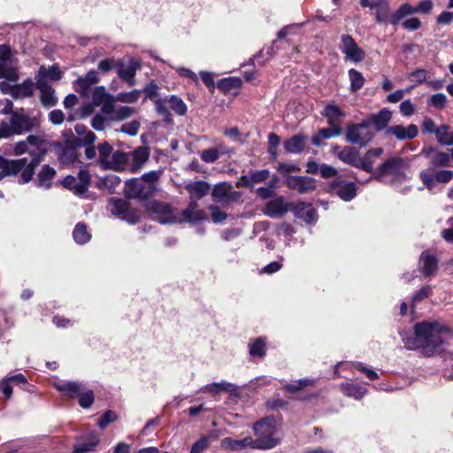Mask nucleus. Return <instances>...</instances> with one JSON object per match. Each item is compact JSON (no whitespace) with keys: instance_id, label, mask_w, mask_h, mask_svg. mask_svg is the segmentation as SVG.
Segmentation results:
<instances>
[{"instance_id":"1","label":"nucleus","mask_w":453,"mask_h":453,"mask_svg":"<svg viewBox=\"0 0 453 453\" xmlns=\"http://www.w3.org/2000/svg\"><path fill=\"white\" fill-rule=\"evenodd\" d=\"M449 333V328L437 321H422L416 323L414 333L400 332L402 341L408 349H422L426 356H433L443 343V334Z\"/></svg>"},{"instance_id":"2","label":"nucleus","mask_w":453,"mask_h":453,"mask_svg":"<svg viewBox=\"0 0 453 453\" xmlns=\"http://www.w3.org/2000/svg\"><path fill=\"white\" fill-rule=\"evenodd\" d=\"M47 149H36L28 150L31 160L27 157L9 159L0 155V181L6 177L18 176V183L25 185L29 183L35 175V168L43 161L47 154Z\"/></svg>"},{"instance_id":"3","label":"nucleus","mask_w":453,"mask_h":453,"mask_svg":"<svg viewBox=\"0 0 453 453\" xmlns=\"http://www.w3.org/2000/svg\"><path fill=\"white\" fill-rule=\"evenodd\" d=\"M255 449L267 450L276 447L280 438L278 435L277 423L273 417H265L253 424Z\"/></svg>"},{"instance_id":"4","label":"nucleus","mask_w":453,"mask_h":453,"mask_svg":"<svg viewBox=\"0 0 453 453\" xmlns=\"http://www.w3.org/2000/svg\"><path fill=\"white\" fill-rule=\"evenodd\" d=\"M35 127V121L27 114L13 112L10 123L2 121L0 124V139L8 138L13 134H21L30 131Z\"/></svg>"},{"instance_id":"5","label":"nucleus","mask_w":453,"mask_h":453,"mask_svg":"<svg viewBox=\"0 0 453 453\" xmlns=\"http://www.w3.org/2000/svg\"><path fill=\"white\" fill-rule=\"evenodd\" d=\"M150 216L161 224L177 221V216L168 203L162 200H142Z\"/></svg>"},{"instance_id":"6","label":"nucleus","mask_w":453,"mask_h":453,"mask_svg":"<svg viewBox=\"0 0 453 453\" xmlns=\"http://www.w3.org/2000/svg\"><path fill=\"white\" fill-rule=\"evenodd\" d=\"M374 138V132L367 127L364 121L349 124L346 128V141L351 144L365 147Z\"/></svg>"},{"instance_id":"7","label":"nucleus","mask_w":453,"mask_h":453,"mask_svg":"<svg viewBox=\"0 0 453 453\" xmlns=\"http://www.w3.org/2000/svg\"><path fill=\"white\" fill-rule=\"evenodd\" d=\"M158 191L157 184L133 178L125 182V198H150Z\"/></svg>"},{"instance_id":"8","label":"nucleus","mask_w":453,"mask_h":453,"mask_svg":"<svg viewBox=\"0 0 453 453\" xmlns=\"http://www.w3.org/2000/svg\"><path fill=\"white\" fill-rule=\"evenodd\" d=\"M106 208L112 215L129 224H135L139 221V212L130 206L128 200H109Z\"/></svg>"},{"instance_id":"9","label":"nucleus","mask_w":453,"mask_h":453,"mask_svg":"<svg viewBox=\"0 0 453 453\" xmlns=\"http://www.w3.org/2000/svg\"><path fill=\"white\" fill-rule=\"evenodd\" d=\"M91 182V174L86 169H81L78 176L67 175L61 181L63 187L73 192L75 196H82L87 191Z\"/></svg>"},{"instance_id":"10","label":"nucleus","mask_w":453,"mask_h":453,"mask_svg":"<svg viewBox=\"0 0 453 453\" xmlns=\"http://www.w3.org/2000/svg\"><path fill=\"white\" fill-rule=\"evenodd\" d=\"M339 48L346 59L353 63H360L365 58V51L360 48L352 35L343 34L340 37Z\"/></svg>"},{"instance_id":"11","label":"nucleus","mask_w":453,"mask_h":453,"mask_svg":"<svg viewBox=\"0 0 453 453\" xmlns=\"http://www.w3.org/2000/svg\"><path fill=\"white\" fill-rule=\"evenodd\" d=\"M433 7L432 0L421 1L416 6H412L409 3H403L395 10L394 22L401 21L405 17L415 13L430 14Z\"/></svg>"},{"instance_id":"12","label":"nucleus","mask_w":453,"mask_h":453,"mask_svg":"<svg viewBox=\"0 0 453 453\" xmlns=\"http://www.w3.org/2000/svg\"><path fill=\"white\" fill-rule=\"evenodd\" d=\"M406 166V164L403 157H392L384 161L378 168L377 172L374 173L373 177L376 180L380 179L385 175H395L400 176L403 175V170Z\"/></svg>"},{"instance_id":"13","label":"nucleus","mask_w":453,"mask_h":453,"mask_svg":"<svg viewBox=\"0 0 453 453\" xmlns=\"http://www.w3.org/2000/svg\"><path fill=\"white\" fill-rule=\"evenodd\" d=\"M292 211L296 219L303 220L307 225H314L318 220L316 209L311 203L298 200L292 206Z\"/></svg>"},{"instance_id":"14","label":"nucleus","mask_w":453,"mask_h":453,"mask_svg":"<svg viewBox=\"0 0 453 453\" xmlns=\"http://www.w3.org/2000/svg\"><path fill=\"white\" fill-rule=\"evenodd\" d=\"M418 269L426 278L434 277L439 269L438 257L429 250L423 251L419 257Z\"/></svg>"},{"instance_id":"15","label":"nucleus","mask_w":453,"mask_h":453,"mask_svg":"<svg viewBox=\"0 0 453 453\" xmlns=\"http://www.w3.org/2000/svg\"><path fill=\"white\" fill-rule=\"evenodd\" d=\"M392 119V112L388 108L381 109L377 113L368 115L363 121L367 124L369 128L371 126L374 127L377 133L385 130L388 127V124Z\"/></svg>"},{"instance_id":"16","label":"nucleus","mask_w":453,"mask_h":453,"mask_svg":"<svg viewBox=\"0 0 453 453\" xmlns=\"http://www.w3.org/2000/svg\"><path fill=\"white\" fill-rule=\"evenodd\" d=\"M331 190L340 198H354L357 195V187L353 181H348L342 176L334 180Z\"/></svg>"},{"instance_id":"17","label":"nucleus","mask_w":453,"mask_h":453,"mask_svg":"<svg viewBox=\"0 0 453 453\" xmlns=\"http://www.w3.org/2000/svg\"><path fill=\"white\" fill-rule=\"evenodd\" d=\"M386 134L393 135L399 141L411 140L418 136V128L415 124H410L407 127L403 125H393L386 129Z\"/></svg>"},{"instance_id":"18","label":"nucleus","mask_w":453,"mask_h":453,"mask_svg":"<svg viewBox=\"0 0 453 453\" xmlns=\"http://www.w3.org/2000/svg\"><path fill=\"white\" fill-rule=\"evenodd\" d=\"M141 67L139 62L132 59L129 62V65L125 67L123 62L119 61L117 68L118 76L124 81H126L128 86L133 87L136 83L135 73L136 71Z\"/></svg>"},{"instance_id":"19","label":"nucleus","mask_w":453,"mask_h":453,"mask_svg":"<svg viewBox=\"0 0 453 453\" xmlns=\"http://www.w3.org/2000/svg\"><path fill=\"white\" fill-rule=\"evenodd\" d=\"M35 87L40 90V101L44 107L50 108L58 104L55 90L44 80H37Z\"/></svg>"},{"instance_id":"20","label":"nucleus","mask_w":453,"mask_h":453,"mask_svg":"<svg viewBox=\"0 0 453 453\" xmlns=\"http://www.w3.org/2000/svg\"><path fill=\"white\" fill-rule=\"evenodd\" d=\"M220 446L224 449L231 452L241 451L247 448L255 449V442L253 441V438L250 436H247L241 440L226 437L221 440Z\"/></svg>"},{"instance_id":"21","label":"nucleus","mask_w":453,"mask_h":453,"mask_svg":"<svg viewBox=\"0 0 453 453\" xmlns=\"http://www.w3.org/2000/svg\"><path fill=\"white\" fill-rule=\"evenodd\" d=\"M54 387L64 395L69 398H78L84 391L85 384L80 381H58L54 383Z\"/></svg>"},{"instance_id":"22","label":"nucleus","mask_w":453,"mask_h":453,"mask_svg":"<svg viewBox=\"0 0 453 453\" xmlns=\"http://www.w3.org/2000/svg\"><path fill=\"white\" fill-rule=\"evenodd\" d=\"M287 184L290 188L301 194L316 188L315 180L307 176H288L287 178Z\"/></svg>"},{"instance_id":"23","label":"nucleus","mask_w":453,"mask_h":453,"mask_svg":"<svg viewBox=\"0 0 453 453\" xmlns=\"http://www.w3.org/2000/svg\"><path fill=\"white\" fill-rule=\"evenodd\" d=\"M288 200H268L263 211L270 218H280L290 209Z\"/></svg>"},{"instance_id":"24","label":"nucleus","mask_w":453,"mask_h":453,"mask_svg":"<svg viewBox=\"0 0 453 453\" xmlns=\"http://www.w3.org/2000/svg\"><path fill=\"white\" fill-rule=\"evenodd\" d=\"M308 137L303 134H297L287 139L283 142L286 153L300 154L302 153L307 143Z\"/></svg>"},{"instance_id":"25","label":"nucleus","mask_w":453,"mask_h":453,"mask_svg":"<svg viewBox=\"0 0 453 453\" xmlns=\"http://www.w3.org/2000/svg\"><path fill=\"white\" fill-rule=\"evenodd\" d=\"M132 164L130 171L137 173L150 158V149L145 146H139L131 152Z\"/></svg>"},{"instance_id":"26","label":"nucleus","mask_w":453,"mask_h":453,"mask_svg":"<svg viewBox=\"0 0 453 453\" xmlns=\"http://www.w3.org/2000/svg\"><path fill=\"white\" fill-rule=\"evenodd\" d=\"M383 152L384 150L380 147L368 150L362 158L359 157L357 168L368 173H372L374 158L380 157Z\"/></svg>"},{"instance_id":"27","label":"nucleus","mask_w":453,"mask_h":453,"mask_svg":"<svg viewBox=\"0 0 453 453\" xmlns=\"http://www.w3.org/2000/svg\"><path fill=\"white\" fill-rule=\"evenodd\" d=\"M34 89L35 83L32 79L27 78L22 83L11 88L10 95L14 99L31 97L34 96Z\"/></svg>"},{"instance_id":"28","label":"nucleus","mask_w":453,"mask_h":453,"mask_svg":"<svg viewBox=\"0 0 453 453\" xmlns=\"http://www.w3.org/2000/svg\"><path fill=\"white\" fill-rule=\"evenodd\" d=\"M321 114L326 119L329 127L341 126V119L345 117V112L333 104L326 105Z\"/></svg>"},{"instance_id":"29","label":"nucleus","mask_w":453,"mask_h":453,"mask_svg":"<svg viewBox=\"0 0 453 453\" xmlns=\"http://www.w3.org/2000/svg\"><path fill=\"white\" fill-rule=\"evenodd\" d=\"M184 220L189 223H196L206 219V214L198 209L195 201H192L188 206L182 211Z\"/></svg>"},{"instance_id":"30","label":"nucleus","mask_w":453,"mask_h":453,"mask_svg":"<svg viewBox=\"0 0 453 453\" xmlns=\"http://www.w3.org/2000/svg\"><path fill=\"white\" fill-rule=\"evenodd\" d=\"M337 157L343 163L357 168L360 155L356 148L346 146L337 154Z\"/></svg>"},{"instance_id":"31","label":"nucleus","mask_w":453,"mask_h":453,"mask_svg":"<svg viewBox=\"0 0 453 453\" xmlns=\"http://www.w3.org/2000/svg\"><path fill=\"white\" fill-rule=\"evenodd\" d=\"M340 387L345 395L353 397L356 400H360L367 393L365 387L352 382L342 383Z\"/></svg>"},{"instance_id":"32","label":"nucleus","mask_w":453,"mask_h":453,"mask_svg":"<svg viewBox=\"0 0 453 453\" xmlns=\"http://www.w3.org/2000/svg\"><path fill=\"white\" fill-rule=\"evenodd\" d=\"M99 443V439L95 434H90L88 438L78 441L73 445V453H87L95 449Z\"/></svg>"},{"instance_id":"33","label":"nucleus","mask_w":453,"mask_h":453,"mask_svg":"<svg viewBox=\"0 0 453 453\" xmlns=\"http://www.w3.org/2000/svg\"><path fill=\"white\" fill-rule=\"evenodd\" d=\"M129 160V154L117 150L112 154L111 160L105 166L104 170L112 169L115 171L123 170Z\"/></svg>"},{"instance_id":"34","label":"nucleus","mask_w":453,"mask_h":453,"mask_svg":"<svg viewBox=\"0 0 453 453\" xmlns=\"http://www.w3.org/2000/svg\"><path fill=\"white\" fill-rule=\"evenodd\" d=\"M56 170L50 165H43L37 174L36 182L38 187H50V181L56 175Z\"/></svg>"},{"instance_id":"35","label":"nucleus","mask_w":453,"mask_h":453,"mask_svg":"<svg viewBox=\"0 0 453 453\" xmlns=\"http://www.w3.org/2000/svg\"><path fill=\"white\" fill-rule=\"evenodd\" d=\"M186 189L191 196L195 195L197 198H202L209 194L211 185L203 180H196L188 184Z\"/></svg>"},{"instance_id":"36","label":"nucleus","mask_w":453,"mask_h":453,"mask_svg":"<svg viewBox=\"0 0 453 453\" xmlns=\"http://www.w3.org/2000/svg\"><path fill=\"white\" fill-rule=\"evenodd\" d=\"M242 81L239 77H227L220 79L218 81V88L225 95L230 93L233 89H238L242 87Z\"/></svg>"},{"instance_id":"37","label":"nucleus","mask_w":453,"mask_h":453,"mask_svg":"<svg viewBox=\"0 0 453 453\" xmlns=\"http://www.w3.org/2000/svg\"><path fill=\"white\" fill-rule=\"evenodd\" d=\"M376 8H377V11H376V14H375V19H376L377 23H379V24L389 23L393 26H397L400 23V21L394 22V17L395 14V11L393 13L389 14L388 4L379 6Z\"/></svg>"},{"instance_id":"38","label":"nucleus","mask_w":453,"mask_h":453,"mask_svg":"<svg viewBox=\"0 0 453 453\" xmlns=\"http://www.w3.org/2000/svg\"><path fill=\"white\" fill-rule=\"evenodd\" d=\"M73 237L76 243L85 244L90 241L91 234L88 233L87 226L79 222L73 231Z\"/></svg>"},{"instance_id":"39","label":"nucleus","mask_w":453,"mask_h":453,"mask_svg":"<svg viewBox=\"0 0 453 453\" xmlns=\"http://www.w3.org/2000/svg\"><path fill=\"white\" fill-rule=\"evenodd\" d=\"M99 81L97 72L95 70L88 71L85 76L79 77L76 83L81 87L82 92L88 90L93 84Z\"/></svg>"},{"instance_id":"40","label":"nucleus","mask_w":453,"mask_h":453,"mask_svg":"<svg viewBox=\"0 0 453 453\" xmlns=\"http://www.w3.org/2000/svg\"><path fill=\"white\" fill-rule=\"evenodd\" d=\"M67 132L70 134V138L66 139L65 142V148L64 150V155L70 153L73 157L72 160L77 159V154L75 152V150L82 145V141L81 139L73 136L71 129L68 130Z\"/></svg>"},{"instance_id":"41","label":"nucleus","mask_w":453,"mask_h":453,"mask_svg":"<svg viewBox=\"0 0 453 453\" xmlns=\"http://www.w3.org/2000/svg\"><path fill=\"white\" fill-rule=\"evenodd\" d=\"M348 73L350 81V90L352 92L359 91L365 82L364 75L361 72L354 68L349 69Z\"/></svg>"},{"instance_id":"42","label":"nucleus","mask_w":453,"mask_h":453,"mask_svg":"<svg viewBox=\"0 0 453 453\" xmlns=\"http://www.w3.org/2000/svg\"><path fill=\"white\" fill-rule=\"evenodd\" d=\"M449 129L450 127L445 124L438 127V133L435 135L441 145H453V132H449Z\"/></svg>"},{"instance_id":"43","label":"nucleus","mask_w":453,"mask_h":453,"mask_svg":"<svg viewBox=\"0 0 453 453\" xmlns=\"http://www.w3.org/2000/svg\"><path fill=\"white\" fill-rule=\"evenodd\" d=\"M97 149L99 151L98 163L103 169H105V166L109 164V157L113 151V148L109 142H104L99 143Z\"/></svg>"},{"instance_id":"44","label":"nucleus","mask_w":453,"mask_h":453,"mask_svg":"<svg viewBox=\"0 0 453 453\" xmlns=\"http://www.w3.org/2000/svg\"><path fill=\"white\" fill-rule=\"evenodd\" d=\"M168 103L170 104L171 110L173 111L177 115L184 116L187 113V104L180 96L175 95L170 96L168 98Z\"/></svg>"},{"instance_id":"45","label":"nucleus","mask_w":453,"mask_h":453,"mask_svg":"<svg viewBox=\"0 0 453 453\" xmlns=\"http://www.w3.org/2000/svg\"><path fill=\"white\" fill-rule=\"evenodd\" d=\"M165 99L157 98L155 101V108L157 113L162 117L163 121L167 124L171 125L173 123V115L170 112V111L167 109V107L165 105Z\"/></svg>"},{"instance_id":"46","label":"nucleus","mask_w":453,"mask_h":453,"mask_svg":"<svg viewBox=\"0 0 453 453\" xmlns=\"http://www.w3.org/2000/svg\"><path fill=\"white\" fill-rule=\"evenodd\" d=\"M234 388V386L231 383L222 381V382H213L211 384H207L202 390L216 395L222 391H231Z\"/></svg>"},{"instance_id":"47","label":"nucleus","mask_w":453,"mask_h":453,"mask_svg":"<svg viewBox=\"0 0 453 453\" xmlns=\"http://www.w3.org/2000/svg\"><path fill=\"white\" fill-rule=\"evenodd\" d=\"M39 74L42 76H47L50 80L57 81L62 79L63 73L61 72L58 64H54L49 67L48 71L42 65L39 69Z\"/></svg>"},{"instance_id":"48","label":"nucleus","mask_w":453,"mask_h":453,"mask_svg":"<svg viewBox=\"0 0 453 453\" xmlns=\"http://www.w3.org/2000/svg\"><path fill=\"white\" fill-rule=\"evenodd\" d=\"M314 382V380L311 379L299 380L293 383L285 384L283 389L289 393H296L297 391L303 389L306 387L313 386Z\"/></svg>"},{"instance_id":"49","label":"nucleus","mask_w":453,"mask_h":453,"mask_svg":"<svg viewBox=\"0 0 453 453\" xmlns=\"http://www.w3.org/2000/svg\"><path fill=\"white\" fill-rule=\"evenodd\" d=\"M134 112L135 111L132 107L120 106L115 110L114 115L109 117V120L122 121L131 117L133 114H134Z\"/></svg>"},{"instance_id":"50","label":"nucleus","mask_w":453,"mask_h":453,"mask_svg":"<svg viewBox=\"0 0 453 453\" xmlns=\"http://www.w3.org/2000/svg\"><path fill=\"white\" fill-rule=\"evenodd\" d=\"M450 156L442 151H436L431 157V164L434 167H444L449 166L450 163Z\"/></svg>"},{"instance_id":"51","label":"nucleus","mask_w":453,"mask_h":453,"mask_svg":"<svg viewBox=\"0 0 453 453\" xmlns=\"http://www.w3.org/2000/svg\"><path fill=\"white\" fill-rule=\"evenodd\" d=\"M111 96V95L106 92L104 86L96 87L92 93L93 104L99 106Z\"/></svg>"},{"instance_id":"52","label":"nucleus","mask_w":453,"mask_h":453,"mask_svg":"<svg viewBox=\"0 0 453 453\" xmlns=\"http://www.w3.org/2000/svg\"><path fill=\"white\" fill-rule=\"evenodd\" d=\"M232 188V186L227 182H220L214 186L211 191L212 198H230L227 194Z\"/></svg>"},{"instance_id":"53","label":"nucleus","mask_w":453,"mask_h":453,"mask_svg":"<svg viewBox=\"0 0 453 453\" xmlns=\"http://www.w3.org/2000/svg\"><path fill=\"white\" fill-rule=\"evenodd\" d=\"M142 91L139 89H133L129 92H119L116 96L118 102L134 104L138 101Z\"/></svg>"},{"instance_id":"54","label":"nucleus","mask_w":453,"mask_h":453,"mask_svg":"<svg viewBox=\"0 0 453 453\" xmlns=\"http://www.w3.org/2000/svg\"><path fill=\"white\" fill-rule=\"evenodd\" d=\"M419 178L424 186L429 190H432L435 186V182H437L435 173H433L432 169L422 170L419 173Z\"/></svg>"},{"instance_id":"55","label":"nucleus","mask_w":453,"mask_h":453,"mask_svg":"<svg viewBox=\"0 0 453 453\" xmlns=\"http://www.w3.org/2000/svg\"><path fill=\"white\" fill-rule=\"evenodd\" d=\"M79 404L83 409H88L94 403L95 395L91 389L85 388L84 391L78 396Z\"/></svg>"},{"instance_id":"56","label":"nucleus","mask_w":453,"mask_h":453,"mask_svg":"<svg viewBox=\"0 0 453 453\" xmlns=\"http://www.w3.org/2000/svg\"><path fill=\"white\" fill-rule=\"evenodd\" d=\"M158 85L152 80L141 91L145 94V99L155 102L158 98Z\"/></svg>"},{"instance_id":"57","label":"nucleus","mask_w":453,"mask_h":453,"mask_svg":"<svg viewBox=\"0 0 453 453\" xmlns=\"http://www.w3.org/2000/svg\"><path fill=\"white\" fill-rule=\"evenodd\" d=\"M447 104V96L442 93H437L431 96L427 100V105L440 110L445 108Z\"/></svg>"},{"instance_id":"58","label":"nucleus","mask_w":453,"mask_h":453,"mask_svg":"<svg viewBox=\"0 0 453 453\" xmlns=\"http://www.w3.org/2000/svg\"><path fill=\"white\" fill-rule=\"evenodd\" d=\"M250 354L253 357H264L265 355V343L262 338H257L250 344Z\"/></svg>"},{"instance_id":"59","label":"nucleus","mask_w":453,"mask_h":453,"mask_svg":"<svg viewBox=\"0 0 453 453\" xmlns=\"http://www.w3.org/2000/svg\"><path fill=\"white\" fill-rule=\"evenodd\" d=\"M211 443L210 436H202L191 447L190 453H202L207 449Z\"/></svg>"},{"instance_id":"60","label":"nucleus","mask_w":453,"mask_h":453,"mask_svg":"<svg viewBox=\"0 0 453 453\" xmlns=\"http://www.w3.org/2000/svg\"><path fill=\"white\" fill-rule=\"evenodd\" d=\"M119 63V61H116L113 58H104L99 62L98 70L103 73H106L114 68H118Z\"/></svg>"},{"instance_id":"61","label":"nucleus","mask_w":453,"mask_h":453,"mask_svg":"<svg viewBox=\"0 0 453 453\" xmlns=\"http://www.w3.org/2000/svg\"><path fill=\"white\" fill-rule=\"evenodd\" d=\"M140 127V122L136 119H134L131 122L123 124L120 131L130 136H135L138 134Z\"/></svg>"},{"instance_id":"62","label":"nucleus","mask_w":453,"mask_h":453,"mask_svg":"<svg viewBox=\"0 0 453 453\" xmlns=\"http://www.w3.org/2000/svg\"><path fill=\"white\" fill-rule=\"evenodd\" d=\"M402 27L408 31H416L422 26L421 20L418 17H411L403 20L401 24Z\"/></svg>"},{"instance_id":"63","label":"nucleus","mask_w":453,"mask_h":453,"mask_svg":"<svg viewBox=\"0 0 453 453\" xmlns=\"http://www.w3.org/2000/svg\"><path fill=\"white\" fill-rule=\"evenodd\" d=\"M219 157V152L215 148L204 150L201 154V159L206 163H213Z\"/></svg>"},{"instance_id":"64","label":"nucleus","mask_w":453,"mask_h":453,"mask_svg":"<svg viewBox=\"0 0 453 453\" xmlns=\"http://www.w3.org/2000/svg\"><path fill=\"white\" fill-rule=\"evenodd\" d=\"M341 126H334L328 128H321L319 133L323 139H329L331 137L339 136L342 134Z\"/></svg>"}]
</instances>
